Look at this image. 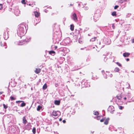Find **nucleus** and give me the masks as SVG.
I'll return each instance as SVG.
<instances>
[{"label":"nucleus","instance_id":"1","mask_svg":"<svg viewBox=\"0 0 134 134\" xmlns=\"http://www.w3.org/2000/svg\"><path fill=\"white\" fill-rule=\"evenodd\" d=\"M28 28L27 25L25 24L19 25L17 30L18 35L20 37L23 36L26 33Z\"/></svg>","mask_w":134,"mask_h":134},{"label":"nucleus","instance_id":"2","mask_svg":"<svg viewBox=\"0 0 134 134\" xmlns=\"http://www.w3.org/2000/svg\"><path fill=\"white\" fill-rule=\"evenodd\" d=\"M30 40V38H26L21 41H20L15 42L14 43L18 45H21L25 43L26 42H29Z\"/></svg>","mask_w":134,"mask_h":134},{"label":"nucleus","instance_id":"3","mask_svg":"<svg viewBox=\"0 0 134 134\" xmlns=\"http://www.w3.org/2000/svg\"><path fill=\"white\" fill-rule=\"evenodd\" d=\"M100 14L99 12V10H97L93 16V19L94 21L96 22L97 21L98 19V18L100 16Z\"/></svg>","mask_w":134,"mask_h":134},{"label":"nucleus","instance_id":"4","mask_svg":"<svg viewBox=\"0 0 134 134\" xmlns=\"http://www.w3.org/2000/svg\"><path fill=\"white\" fill-rule=\"evenodd\" d=\"M52 115L55 116H58L61 115V113L59 111H53L52 114Z\"/></svg>","mask_w":134,"mask_h":134},{"label":"nucleus","instance_id":"5","mask_svg":"<svg viewBox=\"0 0 134 134\" xmlns=\"http://www.w3.org/2000/svg\"><path fill=\"white\" fill-rule=\"evenodd\" d=\"M9 32L8 30L7 29L4 31V38L5 40H7L9 37Z\"/></svg>","mask_w":134,"mask_h":134},{"label":"nucleus","instance_id":"6","mask_svg":"<svg viewBox=\"0 0 134 134\" xmlns=\"http://www.w3.org/2000/svg\"><path fill=\"white\" fill-rule=\"evenodd\" d=\"M81 84L82 85H84V86H83V87H90V85L89 84V83L87 82H85V80H83L81 82Z\"/></svg>","mask_w":134,"mask_h":134},{"label":"nucleus","instance_id":"7","mask_svg":"<svg viewBox=\"0 0 134 134\" xmlns=\"http://www.w3.org/2000/svg\"><path fill=\"white\" fill-rule=\"evenodd\" d=\"M108 111L110 112V113L112 114L114 113V108L113 106H110L108 109Z\"/></svg>","mask_w":134,"mask_h":134},{"label":"nucleus","instance_id":"8","mask_svg":"<svg viewBox=\"0 0 134 134\" xmlns=\"http://www.w3.org/2000/svg\"><path fill=\"white\" fill-rule=\"evenodd\" d=\"M71 18L75 22H77L78 20L76 14L75 13H74L71 16Z\"/></svg>","mask_w":134,"mask_h":134},{"label":"nucleus","instance_id":"9","mask_svg":"<svg viewBox=\"0 0 134 134\" xmlns=\"http://www.w3.org/2000/svg\"><path fill=\"white\" fill-rule=\"evenodd\" d=\"M21 102H22L23 103L21 104V106L22 107H23L25 106L26 105V103H24L23 101L19 100L17 101L16 102V103Z\"/></svg>","mask_w":134,"mask_h":134},{"label":"nucleus","instance_id":"10","mask_svg":"<svg viewBox=\"0 0 134 134\" xmlns=\"http://www.w3.org/2000/svg\"><path fill=\"white\" fill-rule=\"evenodd\" d=\"M78 5L80 7H81L82 8H83L84 10H87L89 9L88 7L84 6H83V7H82V6H81V5H80V4H78ZM82 6H83V5H82Z\"/></svg>","mask_w":134,"mask_h":134},{"label":"nucleus","instance_id":"11","mask_svg":"<svg viewBox=\"0 0 134 134\" xmlns=\"http://www.w3.org/2000/svg\"><path fill=\"white\" fill-rule=\"evenodd\" d=\"M109 118H108L107 119H106L105 118V120H104V124L107 125L109 122Z\"/></svg>","mask_w":134,"mask_h":134},{"label":"nucleus","instance_id":"12","mask_svg":"<svg viewBox=\"0 0 134 134\" xmlns=\"http://www.w3.org/2000/svg\"><path fill=\"white\" fill-rule=\"evenodd\" d=\"M23 123L24 124H26L27 122V121L26 119V118L25 116H24L23 117Z\"/></svg>","mask_w":134,"mask_h":134},{"label":"nucleus","instance_id":"13","mask_svg":"<svg viewBox=\"0 0 134 134\" xmlns=\"http://www.w3.org/2000/svg\"><path fill=\"white\" fill-rule=\"evenodd\" d=\"M41 71V70L39 68H36L35 70V72L36 74H38Z\"/></svg>","mask_w":134,"mask_h":134},{"label":"nucleus","instance_id":"14","mask_svg":"<svg viewBox=\"0 0 134 134\" xmlns=\"http://www.w3.org/2000/svg\"><path fill=\"white\" fill-rule=\"evenodd\" d=\"M130 54L128 53H125L123 54V56L125 57H128L130 55Z\"/></svg>","mask_w":134,"mask_h":134},{"label":"nucleus","instance_id":"15","mask_svg":"<svg viewBox=\"0 0 134 134\" xmlns=\"http://www.w3.org/2000/svg\"><path fill=\"white\" fill-rule=\"evenodd\" d=\"M128 95H127L126 96V97H125L123 98V99L125 100L127 99V98H128L129 99L130 98V96H131V94L130 93H128Z\"/></svg>","mask_w":134,"mask_h":134},{"label":"nucleus","instance_id":"16","mask_svg":"<svg viewBox=\"0 0 134 134\" xmlns=\"http://www.w3.org/2000/svg\"><path fill=\"white\" fill-rule=\"evenodd\" d=\"M34 14L35 17H38L40 15V13L37 12H34Z\"/></svg>","mask_w":134,"mask_h":134},{"label":"nucleus","instance_id":"17","mask_svg":"<svg viewBox=\"0 0 134 134\" xmlns=\"http://www.w3.org/2000/svg\"><path fill=\"white\" fill-rule=\"evenodd\" d=\"M60 103V100H55L54 101V103L55 104L57 105H59Z\"/></svg>","mask_w":134,"mask_h":134},{"label":"nucleus","instance_id":"18","mask_svg":"<svg viewBox=\"0 0 134 134\" xmlns=\"http://www.w3.org/2000/svg\"><path fill=\"white\" fill-rule=\"evenodd\" d=\"M119 70V69L118 68L116 67L115 68L114 71L115 72H118Z\"/></svg>","mask_w":134,"mask_h":134},{"label":"nucleus","instance_id":"19","mask_svg":"<svg viewBox=\"0 0 134 134\" xmlns=\"http://www.w3.org/2000/svg\"><path fill=\"white\" fill-rule=\"evenodd\" d=\"M42 106H40V105H38L37 108V110L38 111H39L41 109H42Z\"/></svg>","mask_w":134,"mask_h":134},{"label":"nucleus","instance_id":"20","mask_svg":"<svg viewBox=\"0 0 134 134\" xmlns=\"http://www.w3.org/2000/svg\"><path fill=\"white\" fill-rule=\"evenodd\" d=\"M47 86L46 83H45L43 86V89L45 90L47 88Z\"/></svg>","mask_w":134,"mask_h":134},{"label":"nucleus","instance_id":"21","mask_svg":"<svg viewBox=\"0 0 134 134\" xmlns=\"http://www.w3.org/2000/svg\"><path fill=\"white\" fill-rule=\"evenodd\" d=\"M96 38V37H94L93 38H92L91 39L90 41L93 42L95 40Z\"/></svg>","mask_w":134,"mask_h":134},{"label":"nucleus","instance_id":"22","mask_svg":"<svg viewBox=\"0 0 134 134\" xmlns=\"http://www.w3.org/2000/svg\"><path fill=\"white\" fill-rule=\"evenodd\" d=\"M70 29L71 31H73L74 30V26L73 25H70Z\"/></svg>","mask_w":134,"mask_h":134},{"label":"nucleus","instance_id":"23","mask_svg":"<svg viewBox=\"0 0 134 134\" xmlns=\"http://www.w3.org/2000/svg\"><path fill=\"white\" fill-rule=\"evenodd\" d=\"M111 15L113 16H115L116 15V12H113L111 13Z\"/></svg>","mask_w":134,"mask_h":134},{"label":"nucleus","instance_id":"24","mask_svg":"<svg viewBox=\"0 0 134 134\" xmlns=\"http://www.w3.org/2000/svg\"><path fill=\"white\" fill-rule=\"evenodd\" d=\"M55 53V52L53 51H50L49 52V54L52 55L53 54H54Z\"/></svg>","mask_w":134,"mask_h":134},{"label":"nucleus","instance_id":"25","mask_svg":"<svg viewBox=\"0 0 134 134\" xmlns=\"http://www.w3.org/2000/svg\"><path fill=\"white\" fill-rule=\"evenodd\" d=\"M36 128L34 127L32 129V131L33 133L34 134H35L36 133Z\"/></svg>","mask_w":134,"mask_h":134},{"label":"nucleus","instance_id":"26","mask_svg":"<svg viewBox=\"0 0 134 134\" xmlns=\"http://www.w3.org/2000/svg\"><path fill=\"white\" fill-rule=\"evenodd\" d=\"M116 97H117V98L119 99V100H121L122 98V97H121V96H116Z\"/></svg>","mask_w":134,"mask_h":134},{"label":"nucleus","instance_id":"27","mask_svg":"<svg viewBox=\"0 0 134 134\" xmlns=\"http://www.w3.org/2000/svg\"><path fill=\"white\" fill-rule=\"evenodd\" d=\"M93 114L94 115H97L98 114V113L97 111H94Z\"/></svg>","mask_w":134,"mask_h":134},{"label":"nucleus","instance_id":"28","mask_svg":"<svg viewBox=\"0 0 134 134\" xmlns=\"http://www.w3.org/2000/svg\"><path fill=\"white\" fill-rule=\"evenodd\" d=\"M10 99L12 100H14L15 99V98H14L12 96H11L10 97Z\"/></svg>","mask_w":134,"mask_h":134},{"label":"nucleus","instance_id":"29","mask_svg":"<svg viewBox=\"0 0 134 134\" xmlns=\"http://www.w3.org/2000/svg\"><path fill=\"white\" fill-rule=\"evenodd\" d=\"M26 0H22L21 1V3L24 4H26V3L25 2V1Z\"/></svg>","mask_w":134,"mask_h":134},{"label":"nucleus","instance_id":"30","mask_svg":"<svg viewBox=\"0 0 134 134\" xmlns=\"http://www.w3.org/2000/svg\"><path fill=\"white\" fill-rule=\"evenodd\" d=\"M3 106L4 108L5 109H7L8 107L7 106V105L5 104H3Z\"/></svg>","mask_w":134,"mask_h":134},{"label":"nucleus","instance_id":"31","mask_svg":"<svg viewBox=\"0 0 134 134\" xmlns=\"http://www.w3.org/2000/svg\"><path fill=\"white\" fill-rule=\"evenodd\" d=\"M119 108L120 110H122L124 107L122 106H119Z\"/></svg>","mask_w":134,"mask_h":134},{"label":"nucleus","instance_id":"32","mask_svg":"<svg viewBox=\"0 0 134 134\" xmlns=\"http://www.w3.org/2000/svg\"><path fill=\"white\" fill-rule=\"evenodd\" d=\"M131 15V14L130 13H128L126 14V17H129Z\"/></svg>","mask_w":134,"mask_h":134},{"label":"nucleus","instance_id":"33","mask_svg":"<svg viewBox=\"0 0 134 134\" xmlns=\"http://www.w3.org/2000/svg\"><path fill=\"white\" fill-rule=\"evenodd\" d=\"M116 63L119 66H120V67L121 66V65L119 63L117 62Z\"/></svg>","mask_w":134,"mask_h":134},{"label":"nucleus","instance_id":"34","mask_svg":"<svg viewBox=\"0 0 134 134\" xmlns=\"http://www.w3.org/2000/svg\"><path fill=\"white\" fill-rule=\"evenodd\" d=\"M105 120V118H104L100 120V121L101 122H103V121H104V120Z\"/></svg>","mask_w":134,"mask_h":134},{"label":"nucleus","instance_id":"35","mask_svg":"<svg viewBox=\"0 0 134 134\" xmlns=\"http://www.w3.org/2000/svg\"><path fill=\"white\" fill-rule=\"evenodd\" d=\"M109 42L107 41L108 43H107V44H109L111 43V42L110 41H109V40H108Z\"/></svg>","mask_w":134,"mask_h":134},{"label":"nucleus","instance_id":"36","mask_svg":"<svg viewBox=\"0 0 134 134\" xmlns=\"http://www.w3.org/2000/svg\"><path fill=\"white\" fill-rule=\"evenodd\" d=\"M119 7V6L118 5H115L114 7V9H116Z\"/></svg>","mask_w":134,"mask_h":134},{"label":"nucleus","instance_id":"37","mask_svg":"<svg viewBox=\"0 0 134 134\" xmlns=\"http://www.w3.org/2000/svg\"><path fill=\"white\" fill-rule=\"evenodd\" d=\"M2 5L1 4H0V10L2 8Z\"/></svg>","mask_w":134,"mask_h":134},{"label":"nucleus","instance_id":"38","mask_svg":"<svg viewBox=\"0 0 134 134\" xmlns=\"http://www.w3.org/2000/svg\"><path fill=\"white\" fill-rule=\"evenodd\" d=\"M54 48H55V49L57 48V46H54Z\"/></svg>","mask_w":134,"mask_h":134},{"label":"nucleus","instance_id":"39","mask_svg":"<svg viewBox=\"0 0 134 134\" xmlns=\"http://www.w3.org/2000/svg\"><path fill=\"white\" fill-rule=\"evenodd\" d=\"M109 76L110 77H112L113 76V75L112 74H110L109 75Z\"/></svg>","mask_w":134,"mask_h":134},{"label":"nucleus","instance_id":"40","mask_svg":"<svg viewBox=\"0 0 134 134\" xmlns=\"http://www.w3.org/2000/svg\"><path fill=\"white\" fill-rule=\"evenodd\" d=\"M66 121L65 120H64L63 121V122L64 123H65L66 122Z\"/></svg>","mask_w":134,"mask_h":134},{"label":"nucleus","instance_id":"41","mask_svg":"<svg viewBox=\"0 0 134 134\" xmlns=\"http://www.w3.org/2000/svg\"><path fill=\"white\" fill-rule=\"evenodd\" d=\"M132 43H134V38L132 40Z\"/></svg>","mask_w":134,"mask_h":134},{"label":"nucleus","instance_id":"42","mask_svg":"<svg viewBox=\"0 0 134 134\" xmlns=\"http://www.w3.org/2000/svg\"><path fill=\"white\" fill-rule=\"evenodd\" d=\"M62 120V118H60L59 119V121H61Z\"/></svg>","mask_w":134,"mask_h":134},{"label":"nucleus","instance_id":"43","mask_svg":"<svg viewBox=\"0 0 134 134\" xmlns=\"http://www.w3.org/2000/svg\"><path fill=\"white\" fill-rule=\"evenodd\" d=\"M105 75H106V76H104V78L105 79H107V76H106V74H105Z\"/></svg>","mask_w":134,"mask_h":134},{"label":"nucleus","instance_id":"44","mask_svg":"<svg viewBox=\"0 0 134 134\" xmlns=\"http://www.w3.org/2000/svg\"><path fill=\"white\" fill-rule=\"evenodd\" d=\"M104 72V70H102V71H101V72H102V73L103 74V75H104V74H103V72Z\"/></svg>","mask_w":134,"mask_h":134},{"label":"nucleus","instance_id":"45","mask_svg":"<svg viewBox=\"0 0 134 134\" xmlns=\"http://www.w3.org/2000/svg\"><path fill=\"white\" fill-rule=\"evenodd\" d=\"M3 93V92H0V94H2Z\"/></svg>","mask_w":134,"mask_h":134},{"label":"nucleus","instance_id":"46","mask_svg":"<svg viewBox=\"0 0 134 134\" xmlns=\"http://www.w3.org/2000/svg\"><path fill=\"white\" fill-rule=\"evenodd\" d=\"M44 11L46 13V12H47V10L46 9H45L44 10Z\"/></svg>","mask_w":134,"mask_h":134},{"label":"nucleus","instance_id":"47","mask_svg":"<svg viewBox=\"0 0 134 134\" xmlns=\"http://www.w3.org/2000/svg\"><path fill=\"white\" fill-rule=\"evenodd\" d=\"M129 60V58H127L126 59V60L127 61H128Z\"/></svg>","mask_w":134,"mask_h":134},{"label":"nucleus","instance_id":"48","mask_svg":"<svg viewBox=\"0 0 134 134\" xmlns=\"http://www.w3.org/2000/svg\"><path fill=\"white\" fill-rule=\"evenodd\" d=\"M97 119H98L99 118V117H97Z\"/></svg>","mask_w":134,"mask_h":134},{"label":"nucleus","instance_id":"49","mask_svg":"<svg viewBox=\"0 0 134 134\" xmlns=\"http://www.w3.org/2000/svg\"><path fill=\"white\" fill-rule=\"evenodd\" d=\"M99 45H100L101 44V42H99Z\"/></svg>","mask_w":134,"mask_h":134},{"label":"nucleus","instance_id":"50","mask_svg":"<svg viewBox=\"0 0 134 134\" xmlns=\"http://www.w3.org/2000/svg\"><path fill=\"white\" fill-rule=\"evenodd\" d=\"M83 48H81V50H83Z\"/></svg>","mask_w":134,"mask_h":134},{"label":"nucleus","instance_id":"51","mask_svg":"<svg viewBox=\"0 0 134 134\" xmlns=\"http://www.w3.org/2000/svg\"><path fill=\"white\" fill-rule=\"evenodd\" d=\"M94 132V131H93V132H91V133H92V134H93V133Z\"/></svg>","mask_w":134,"mask_h":134},{"label":"nucleus","instance_id":"52","mask_svg":"<svg viewBox=\"0 0 134 134\" xmlns=\"http://www.w3.org/2000/svg\"><path fill=\"white\" fill-rule=\"evenodd\" d=\"M104 45H103V46H102V48L104 46Z\"/></svg>","mask_w":134,"mask_h":134},{"label":"nucleus","instance_id":"53","mask_svg":"<svg viewBox=\"0 0 134 134\" xmlns=\"http://www.w3.org/2000/svg\"><path fill=\"white\" fill-rule=\"evenodd\" d=\"M128 85H129V86H130V85H129V84H128Z\"/></svg>","mask_w":134,"mask_h":134},{"label":"nucleus","instance_id":"54","mask_svg":"<svg viewBox=\"0 0 134 134\" xmlns=\"http://www.w3.org/2000/svg\"><path fill=\"white\" fill-rule=\"evenodd\" d=\"M70 5H72V4H70Z\"/></svg>","mask_w":134,"mask_h":134},{"label":"nucleus","instance_id":"55","mask_svg":"<svg viewBox=\"0 0 134 134\" xmlns=\"http://www.w3.org/2000/svg\"><path fill=\"white\" fill-rule=\"evenodd\" d=\"M114 24H113V25H114Z\"/></svg>","mask_w":134,"mask_h":134},{"label":"nucleus","instance_id":"56","mask_svg":"<svg viewBox=\"0 0 134 134\" xmlns=\"http://www.w3.org/2000/svg\"><path fill=\"white\" fill-rule=\"evenodd\" d=\"M29 5H31V4H29Z\"/></svg>","mask_w":134,"mask_h":134},{"label":"nucleus","instance_id":"57","mask_svg":"<svg viewBox=\"0 0 134 134\" xmlns=\"http://www.w3.org/2000/svg\"><path fill=\"white\" fill-rule=\"evenodd\" d=\"M88 36H90V34H88Z\"/></svg>","mask_w":134,"mask_h":134},{"label":"nucleus","instance_id":"58","mask_svg":"<svg viewBox=\"0 0 134 134\" xmlns=\"http://www.w3.org/2000/svg\"><path fill=\"white\" fill-rule=\"evenodd\" d=\"M126 0H124V1H126Z\"/></svg>","mask_w":134,"mask_h":134},{"label":"nucleus","instance_id":"59","mask_svg":"<svg viewBox=\"0 0 134 134\" xmlns=\"http://www.w3.org/2000/svg\"><path fill=\"white\" fill-rule=\"evenodd\" d=\"M93 48H94V47Z\"/></svg>","mask_w":134,"mask_h":134},{"label":"nucleus","instance_id":"60","mask_svg":"<svg viewBox=\"0 0 134 134\" xmlns=\"http://www.w3.org/2000/svg\"><path fill=\"white\" fill-rule=\"evenodd\" d=\"M32 88H31V90H32Z\"/></svg>","mask_w":134,"mask_h":134},{"label":"nucleus","instance_id":"61","mask_svg":"<svg viewBox=\"0 0 134 134\" xmlns=\"http://www.w3.org/2000/svg\"><path fill=\"white\" fill-rule=\"evenodd\" d=\"M133 72L134 73V71H133Z\"/></svg>","mask_w":134,"mask_h":134},{"label":"nucleus","instance_id":"62","mask_svg":"<svg viewBox=\"0 0 134 134\" xmlns=\"http://www.w3.org/2000/svg\"><path fill=\"white\" fill-rule=\"evenodd\" d=\"M57 134H58V133H57Z\"/></svg>","mask_w":134,"mask_h":134}]
</instances>
